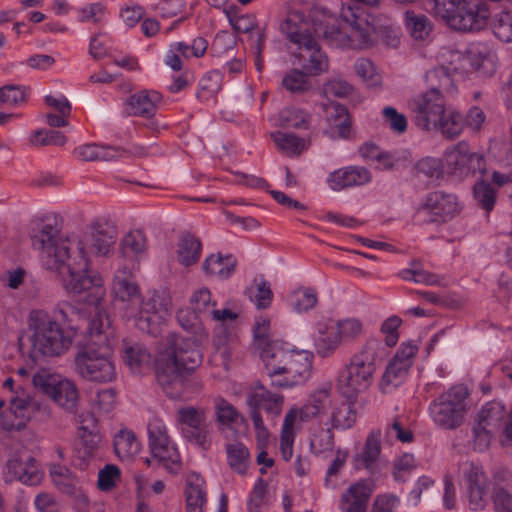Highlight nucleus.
I'll list each match as a JSON object with an SVG mask.
<instances>
[{"label":"nucleus","instance_id":"nucleus-12","mask_svg":"<svg viewBox=\"0 0 512 512\" xmlns=\"http://www.w3.org/2000/svg\"><path fill=\"white\" fill-rule=\"evenodd\" d=\"M284 397L281 394L273 393L262 384L257 383L253 392L247 397V405L255 428L256 437L259 441H267L269 432L264 425L261 410L265 411L267 417L275 420L282 412Z\"/></svg>","mask_w":512,"mask_h":512},{"label":"nucleus","instance_id":"nucleus-21","mask_svg":"<svg viewBox=\"0 0 512 512\" xmlns=\"http://www.w3.org/2000/svg\"><path fill=\"white\" fill-rule=\"evenodd\" d=\"M4 477L6 482L19 481L24 485L35 486L41 483L43 471L33 456L17 453L7 460Z\"/></svg>","mask_w":512,"mask_h":512},{"label":"nucleus","instance_id":"nucleus-57","mask_svg":"<svg viewBox=\"0 0 512 512\" xmlns=\"http://www.w3.org/2000/svg\"><path fill=\"white\" fill-rule=\"evenodd\" d=\"M279 121L283 127L296 129L306 128L309 123L308 115L296 107L282 109L279 113Z\"/></svg>","mask_w":512,"mask_h":512},{"label":"nucleus","instance_id":"nucleus-36","mask_svg":"<svg viewBox=\"0 0 512 512\" xmlns=\"http://www.w3.org/2000/svg\"><path fill=\"white\" fill-rule=\"evenodd\" d=\"M202 253V243L199 238L190 232H184L181 235L177 258L181 265L190 267L196 264Z\"/></svg>","mask_w":512,"mask_h":512},{"label":"nucleus","instance_id":"nucleus-7","mask_svg":"<svg viewBox=\"0 0 512 512\" xmlns=\"http://www.w3.org/2000/svg\"><path fill=\"white\" fill-rule=\"evenodd\" d=\"M429 3L436 16L458 31H478L489 18L483 0H429Z\"/></svg>","mask_w":512,"mask_h":512},{"label":"nucleus","instance_id":"nucleus-44","mask_svg":"<svg viewBox=\"0 0 512 512\" xmlns=\"http://www.w3.org/2000/svg\"><path fill=\"white\" fill-rule=\"evenodd\" d=\"M227 463L236 473L244 475L250 464L248 448L241 442L229 443L225 447Z\"/></svg>","mask_w":512,"mask_h":512},{"label":"nucleus","instance_id":"nucleus-38","mask_svg":"<svg viewBox=\"0 0 512 512\" xmlns=\"http://www.w3.org/2000/svg\"><path fill=\"white\" fill-rule=\"evenodd\" d=\"M236 264L237 260L231 254L226 256H222L221 253L212 254L203 262V270L208 275L227 279L234 272Z\"/></svg>","mask_w":512,"mask_h":512},{"label":"nucleus","instance_id":"nucleus-33","mask_svg":"<svg viewBox=\"0 0 512 512\" xmlns=\"http://www.w3.org/2000/svg\"><path fill=\"white\" fill-rule=\"evenodd\" d=\"M126 151L120 146L99 144H85L77 147L75 155L83 161H115L120 159Z\"/></svg>","mask_w":512,"mask_h":512},{"label":"nucleus","instance_id":"nucleus-52","mask_svg":"<svg viewBox=\"0 0 512 512\" xmlns=\"http://www.w3.org/2000/svg\"><path fill=\"white\" fill-rule=\"evenodd\" d=\"M222 89V74L218 70L206 73L199 81L197 98L208 101Z\"/></svg>","mask_w":512,"mask_h":512},{"label":"nucleus","instance_id":"nucleus-19","mask_svg":"<svg viewBox=\"0 0 512 512\" xmlns=\"http://www.w3.org/2000/svg\"><path fill=\"white\" fill-rule=\"evenodd\" d=\"M32 381L35 387L40 388L59 406L69 412L75 411L79 394L72 381L67 379L56 381L53 376L43 373H36Z\"/></svg>","mask_w":512,"mask_h":512},{"label":"nucleus","instance_id":"nucleus-61","mask_svg":"<svg viewBox=\"0 0 512 512\" xmlns=\"http://www.w3.org/2000/svg\"><path fill=\"white\" fill-rule=\"evenodd\" d=\"M120 478V469L114 464H106L98 473L97 486L101 491H110L116 486Z\"/></svg>","mask_w":512,"mask_h":512},{"label":"nucleus","instance_id":"nucleus-26","mask_svg":"<svg viewBox=\"0 0 512 512\" xmlns=\"http://www.w3.org/2000/svg\"><path fill=\"white\" fill-rule=\"evenodd\" d=\"M374 487L370 481L360 480L352 484L341 496V512H367L368 502Z\"/></svg>","mask_w":512,"mask_h":512},{"label":"nucleus","instance_id":"nucleus-46","mask_svg":"<svg viewBox=\"0 0 512 512\" xmlns=\"http://www.w3.org/2000/svg\"><path fill=\"white\" fill-rule=\"evenodd\" d=\"M443 163L441 159L434 157H424L418 160L412 167V174L419 179H425L428 182L438 180L443 175Z\"/></svg>","mask_w":512,"mask_h":512},{"label":"nucleus","instance_id":"nucleus-58","mask_svg":"<svg viewBox=\"0 0 512 512\" xmlns=\"http://www.w3.org/2000/svg\"><path fill=\"white\" fill-rule=\"evenodd\" d=\"M341 343L353 341L362 333V323L355 318H348L337 322L333 327Z\"/></svg>","mask_w":512,"mask_h":512},{"label":"nucleus","instance_id":"nucleus-32","mask_svg":"<svg viewBox=\"0 0 512 512\" xmlns=\"http://www.w3.org/2000/svg\"><path fill=\"white\" fill-rule=\"evenodd\" d=\"M427 90H433L434 93L440 94L445 100L457 93L454 79L449 68L439 66L426 72Z\"/></svg>","mask_w":512,"mask_h":512},{"label":"nucleus","instance_id":"nucleus-43","mask_svg":"<svg viewBox=\"0 0 512 512\" xmlns=\"http://www.w3.org/2000/svg\"><path fill=\"white\" fill-rule=\"evenodd\" d=\"M410 367L394 359L388 363L382 376L380 389L383 393H390L394 388L400 386L406 379Z\"/></svg>","mask_w":512,"mask_h":512},{"label":"nucleus","instance_id":"nucleus-5","mask_svg":"<svg viewBox=\"0 0 512 512\" xmlns=\"http://www.w3.org/2000/svg\"><path fill=\"white\" fill-rule=\"evenodd\" d=\"M380 342L369 338L361 349L352 355L349 363L338 376V388L347 399H356L358 394L366 391L373 382L376 371V359Z\"/></svg>","mask_w":512,"mask_h":512},{"label":"nucleus","instance_id":"nucleus-59","mask_svg":"<svg viewBox=\"0 0 512 512\" xmlns=\"http://www.w3.org/2000/svg\"><path fill=\"white\" fill-rule=\"evenodd\" d=\"M474 197L484 210L487 212L493 210L496 202V191L489 183L485 181L477 182L474 185Z\"/></svg>","mask_w":512,"mask_h":512},{"label":"nucleus","instance_id":"nucleus-64","mask_svg":"<svg viewBox=\"0 0 512 512\" xmlns=\"http://www.w3.org/2000/svg\"><path fill=\"white\" fill-rule=\"evenodd\" d=\"M27 96V89L24 86L8 84L0 88V105H16L24 102Z\"/></svg>","mask_w":512,"mask_h":512},{"label":"nucleus","instance_id":"nucleus-28","mask_svg":"<svg viewBox=\"0 0 512 512\" xmlns=\"http://www.w3.org/2000/svg\"><path fill=\"white\" fill-rule=\"evenodd\" d=\"M380 454L381 431L376 429L369 432L362 450L354 456L353 462L355 469H366L371 474L377 473Z\"/></svg>","mask_w":512,"mask_h":512},{"label":"nucleus","instance_id":"nucleus-8","mask_svg":"<svg viewBox=\"0 0 512 512\" xmlns=\"http://www.w3.org/2000/svg\"><path fill=\"white\" fill-rule=\"evenodd\" d=\"M281 31L297 46L293 55L307 74L319 75L328 69L327 56L321 51L307 23H297L287 18L281 24Z\"/></svg>","mask_w":512,"mask_h":512},{"label":"nucleus","instance_id":"nucleus-30","mask_svg":"<svg viewBox=\"0 0 512 512\" xmlns=\"http://www.w3.org/2000/svg\"><path fill=\"white\" fill-rule=\"evenodd\" d=\"M162 101V95L156 90H141L132 94L127 105L129 114L133 116L152 118L158 108V104Z\"/></svg>","mask_w":512,"mask_h":512},{"label":"nucleus","instance_id":"nucleus-3","mask_svg":"<svg viewBox=\"0 0 512 512\" xmlns=\"http://www.w3.org/2000/svg\"><path fill=\"white\" fill-rule=\"evenodd\" d=\"M81 320V311L69 302L59 303L49 315L43 310L29 314V329L32 349L30 358L37 361L39 356H59L65 353L76 337Z\"/></svg>","mask_w":512,"mask_h":512},{"label":"nucleus","instance_id":"nucleus-24","mask_svg":"<svg viewBox=\"0 0 512 512\" xmlns=\"http://www.w3.org/2000/svg\"><path fill=\"white\" fill-rule=\"evenodd\" d=\"M116 305L124 310V316H134L140 304V290L136 282L125 272H117L113 280Z\"/></svg>","mask_w":512,"mask_h":512},{"label":"nucleus","instance_id":"nucleus-50","mask_svg":"<svg viewBox=\"0 0 512 512\" xmlns=\"http://www.w3.org/2000/svg\"><path fill=\"white\" fill-rule=\"evenodd\" d=\"M271 138L277 148L289 156L299 155L305 148V140L292 133L275 131Z\"/></svg>","mask_w":512,"mask_h":512},{"label":"nucleus","instance_id":"nucleus-13","mask_svg":"<svg viewBox=\"0 0 512 512\" xmlns=\"http://www.w3.org/2000/svg\"><path fill=\"white\" fill-rule=\"evenodd\" d=\"M148 445L153 459L161 463L170 474H178L182 468L181 456L168 435L165 423L153 418L148 423Z\"/></svg>","mask_w":512,"mask_h":512},{"label":"nucleus","instance_id":"nucleus-42","mask_svg":"<svg viewBox=\"0 0 512 512\" xmlns=\"http://www.w3.org/2000/svg\"><path fill=\"white\" fill-rule=\"evenodd\" d=\"M506 416L505 406L501 402L490 401L479 411L477 422L497 432L502 427Z\"/></svg>","mask_w":512,"mask_h":512},{"label":"nucleus","instance_id":"nucleus-51","mask_svg":"<svg viewBox=\"0 0 512 512\" xmlns=\"http://www.w3.org/2000/svg\"><path fill=\"white\" fill-rule=\"evenodd\" d=\"M304 70L291 69L282 79V86L293 94H303L312 88V84Z\"/></svg>","mask_w":512,"mask_h":512},{"label":"nucleus","instance_id":"nucleus-62","mask_svg":"<svg viewBox=\"0 0 512 512\" xmlns=\"http://www.w3.org/2000/svg\"><path fill=\"white\" fill-rule=\"evenodd\" d=\"M400 276L405 281H413L431 286L439 284V277L436 274L422 268L404 269L400 272Z\"/></svg>","mask_w":512,"mask_h":512},{"label":"nucleus","instance_id":"nucleus-22","mask_svg":"<svg viewBox=\"0 0 512 512\" xmlns=\"http://www.w3.org/2000/svg\"><path fill=\"white\" fill-rule=\"evenodd\" d=\"M167 314L166 306L160 301L157 294H153L147 299L140 297V304L134 316H127L135 320L136 327L147 334L156 335L159 332V326L164 321Z\"/></svg>","mask_w":512,"mask_h":512},{"label":"nucleus","instance_id":"nucleus-49","mask_svg":"<svg viewBox=\"0 0 512 512\" xmlns=\"http://www.w3.org/2000/svg\"><path fill=\"white\" fill-rule=\"evenodd\" d=\"M341 341L333 327L319 330L315 339V350L318 356L322 358L332 356L340 346Z\"/></svg>","mask_w":512,"mask_h":512},{"label":"nucleus","instance_id":"nucleus-40","mask_svg":"<svg viewBox=\"0 0 512 512\" xmlns=\"http://www.w3.org/2000/svg\"><path fill=\"white\" fill-rule=\"evenodd\" d=\"M123 360L133 372H141L151 364V354L140 343L129 344L124 342Z\"/></svg>","mask_w":512,"mask_h":512},{"label":"nucleus","instance_id":"nucleus-10","mask_svg":"<svg viewBox=\"0 0 512 512\" xmlns=\"http://www.w3.org/2000/svg\"><path fill=\"white\" fill-rule=\"evenodd\" d=\"M74 369L81 378L90 382L110 383L116 379L109 345L84 346L74 357Z\"/></svg>","mask_w":512,"mask_h":512},{"label":"nucleus","instance_id":"nucleus-54","mask_svg":"<svg viewBox=\"0 0 512 512\" xmlns=\"http://www.w3.org/2000/svg\"><path fill=\"white\" fill-rule=\"evenodd\" d=\"M250 300L255 304L258 309L268 308L273 299V292L271 290L270 283L263 278L255 280L248 290Z\"/></svg>","mask_w":512,"mask_h":512},{"label":"nucleus","instance_id":"nucleus-25","mask_svg":"<svg viewBox=\"0 0 512 512\" xmlns=\"http://www.w3.org/2000/svg\"><path fill=\"white\" fill-rule=\"evenodd\" d=\"M372 181L371 172L362 166L350 165L331 172L327 177L329 187L334 191L363 186Z\"/></svg>","mask_w":512,"mask_h":512},{"label":"nucleus","instance_id":"nucleus-45","mask_svg":"<svg viewBox=\"0 0 512 512\" xmlns=\"http://www.w3.org/2000/svg\"><path fill=\"white\" fill-rule=\"evenodd\" d=\"M215 420L218 424L232 427L243 420L238 409L225 398L218 396L213 400Z\"/></svg>","mask_w":512,"mask_h":512},{"label":"nucleus","instance_id":"nucleus-31","mask_svg":"<svg viewBox=\"0 0 512 512\" xmlns=\"http://www.w3.org/2000/svg\"><path fill=\"white\" fill-rule=\"evenodd\" d=\"M330 388H320L314 391L301 408H291L288 412H295V421L308 422L316 416L323 414L331 405Z\"/></svg>","mask_w":512,"mask_h":512},{"label":"nucleus","instance_id":"nucleus-14","mask_svg":"<svg viewBox=\"0 0 512 512\" xmlns=\"http://www.w3.org/2000/svg\"><path fill=\"white\" fill-rule=\"evenodd\" d=\"M462 208V203L456 194L435 190L422 198L418 213L427 217L425 220L427 224L443 225L457 217Z\"/></svg>","mask_w":512,"mask_h":512},{"label":"nucleus","instance_id":"nucleus-37","mask_svg":"<svg viewBox=\"0 0 512 512\" xmlns=\"http://www.w3.org/2000/svg\"><path fill=\"white\" fill-rule=\"evenodd\" d=\"M113 447L116 456L124 461L129 460L139 453L141 444L135 433L129 429H121L115 434Z\"/></svg>","mask_w":512,"mask_h":512},{"label":"nucleus","instance_id":"nucleus-20","mask_svg":"<svg viewBox=\"0 0 512 512\" xmlns=\"http://www.w3.org/2000/svg\"><path fill=\"white\" fill-rule=\"evenodd\" d=\"M9 407L0 411V426L6 431L24 429L34 413V403L25 390L11 396Z\"/></svg>","mask_w":512,"mask_h":512},{"label":"nucleus","instance_id":"nucleus-6","mask_svg":"<svg viewBox=\"0 0 512 512\" xmlns=\"http://www.w3.org/2000/svg\"><path fill=\"white\" fill-rule=\"evenodd\" d=\"M340 17L344 22L341 27H326L324 37L332 45L351 48L366 49L373 45L372 34L375 27L369 22L368 14L358 4H343Z\"/></svg>","mask_w":512,"mask_h":512},{"label":"nucleus","instance_id":"nucleus-4","mask_svg":"<svg viewBox=\"0 0 512 512\" xmlns=\"http://www.w3.org/2000/svg\"><path fill=\"white\" fill-rule=\"evenodd\" d=\"M313 358L312 352L293 349L287 342H275L262 353V362L272 386L284 389L308 381L312 375Z\"/></svg>","mask_w":512,"mask_h":512},{"label":"nucleus","instance_id":"nucleus-39","mask_svg":"<svg viewBox=\"0 0 512 512\" xmlns=\"http://www.w3.org/2000/svg\"><path fill=\"white\" fill-rule=\"evenodd\" d=\"M352 400L340 401L332 406L330 421L333 429L346 430L356 422L357 411Z\"/></svg>","mask_w":512,"mask_h":512},{"label":"nucleus","instance_id":"nucleus-60","mask_svg":"<svg viewBox=\"0 0 512 512\" xmlns=\"http://www.w3.org/2000/svg\"><path fill=\"white\" fill-rule=\"evenodd\" d=\"M406 26L410 30L411 35L415 39H424L428 34L429 20L426 16L416 15L413 11H406Z\"/></svg>","mask_w":512,"mask_h":512},{"label":"nucleus","instance_id":"nucleus-1","mask_svg":"<svg viewBox=\"0 0 512 512\" xmlns=\"http://www.w3.org/2000/svg\"><path fill=\"white\" fill-rule=\"evenodd\" d=\"M116 240L115 225L104 219L94 221L89 232L82 236H68L67 246L61 247L60 251L65 255L70 253L67 262L69 268L64 278V286L69 293L79 295L83 291H90L87 301L93 304H98L104 298L103 279L90 270L89 255L108 256Z\"/></svg>","mask_w":512,"mask_h":512},{"label":"nucleus","instance_id":"nucleus-48","mask_svg":"<svg viewBox=\"0 0 512 512\" xmlns=\"http://www.w3.org/2000/svg\"><path fill=\"white\" fill-rule=\"evenodd\" d=\"M468 57L472 67L483 74L494 72V64L489 49L482 44H475L468 50Z\"/></svg>","mask_w":512,"mask_h":512},{"label":"nucleus","instance_id":"nucleus-34","mask_svg":"<svg viewBox=\"0 0 512 512\" xmlns=\"http://www.w3.org/2000/svg\"><path fill=\"white\" fill-rule=\"evenodd\" d=\"M204 484L205 481L199 474L188 475L185 488L187 512H203V507L207 502Z\"/></svg>","mask_w":512,"mask_h":512},{"label":"nucleus","instance_id":"nucleus-23","mask_svg":"<svg viewBox=\"0 0 512 512\" xmlns=\"http://www.w3.org/2000/svg\"><path fill=\"white\" fill-rule=\"evenodd\" d=\"M189 303L191 311L203 321L226 323L238 318V314L228 308L216 309L217 301L212 298L211 291L206 287L195 290L190 296Z\"/></svg>","mask_w":512,"mask_h":512},{"label":"nucleus","instance_id":"nucleus-53","mask_svg":"<svg viewBox=\"0 0 512 512\" xmlns=\"http://www.w3.org/2000/svg\"><path fill=\"white\" fill-rule=\"evenodd\" d=\"M253 336L257 349L260 351V358L262 359V353L268 346H271L275 342H284L280 339L270 338V320L263 316L256 318L253 326Z\"/></svg>","mask_w":512,"mask_h":512},{"label":"nucleus","instance_id":"nucleus-47","mask_svg":"<svg viewBox=\"0 0 512 512\" xmlns=\"http://www.w3.org/2000/svg\"><path fill=\"white\" fill-rule=\"evenodd\" d=\"M294 424L295 412H287L284 417L280 434V453L284 461H290L293 455V444L295 439Z\"/></svg>","mask_w":512,"mask_h":512},{"label":"nucleus","instance_id":"nucleus-35","mask_svg":"<svg viewBox=\"0 0 512 512\" xmlns=\"http://www.w3.org/2000/svg\"><path fill=\"white\" fill-rule=\"evenodd\" d=\"M84 292L85 291H83L82 293H84ZM86 292H87V295L84 298V301L88 305L94 306L96 313H95V316L89 321L85 320L83 318V315L81 314L80 323L87 322V332L92 339L91 345H93V346L97 345V347L100 345H108V335H107L106 329L109 327V320H108V317H106V319L104 320V318L100 312L101 302H102L103 298L99 301L98 304L89 303L87 301V299L89 297L90 291H86Z\"/></svg>","mask_w":512,"mask_h":512},{"label":"nucleus","instance_id":"nucleus-29","mask_svg":"<svg viewBox=\"0 0 512 512\" xmlns=\"http://www.w3.org/2000/svg\"><path fill=\"white\" fill-rule=\"evenodd\" d=\"M328 129L325 133L333 139H349L352 131V119L347 108L339 103L331 104L327 109Z\"/></svg>","mask_w":512,"mask_h":512},{"label":"nucleus","instance_id":"nucleus-18","mask_svg":"<svg viewBox=\"0 0 512 512\" xmlns=\"http://www.w3.org/2000/svg\"><path fill=\"white\" fill-rule=\"evenodd\" d=\"M446 100L433 90H426L413 97L408 107L413 114L414 122L422 130L429 131L445 110Z\"/></svg>","mask_w":512,"mask_h":512},{"label":"nucleus","instance_id":"nucleus-55","mask_svg":"<svg viewBox=\"0 0 512 512\" xmlns=\"http://www.w3.org/2000/svg\"><path fill=\"white\" fill-rule=\"evenodd\" d=\"M491 28L494 35L502 42H512V12L501 11L493 15Z\"/></svg>","mask_w":512,"mask_h":512},{"label":"nucleus","instance_id":"nucleus-27","mask_svg":"<svg viewBox=\"0 0 512 512\" xmlns=\"http://www.w3.org/2000/svg\"><path fill=\"white\" fill-rule=\"evenodd\" d=\"M78 436L80 440L78 455L87 464L97 456L101 443V435L97 430L96 419L92 415L87 414V419H81Z\"/></svg>","mask_w":512,"mask_h":512},{"label":"nucleus","instance_id":"nucleus-11","mask_svg":"<svg viewBox=\"0 0 512 512\" xmlns=\"http://www.w3.org/2000/svg\"><path fill=\"white\" fill-rule=\"evenodd\" d=\"M468 390L463 385H454L429 404L428 411L434 424L445 430L460 427L466 413Z\"/></svg>","mask_w":512,"mask_h":512},{"label":"nucleus","instance_id":"nucleus-9","mask_svg":"<svg viewBox=\"0 0 512 512\" xmlns=\"http://www.w3.org/2000/svg\"><path fill=\"white\" fill-rule=\"evenodd\" d=\"M60 227L56 216H46L39 224L37 232L31 236L32 246L40 251V260L47 270L66 277L69 255L63 254L61 247L67 246L68 237L58 240Z\"/></svg>","mask_w":512,"mask_h":512},{"label":"nucleus","instance_id":"nucleus-15","mask_svg":"<svg viewBox=\"0 0 512 512\" xmlns=\"http://www.w3.org/2000/svg\"><path fill=\"white\" fill-rule=\"evenodd\" d=\"M445 166L453 177L464 180L477 173L482 175L486 171V161L483 155L470 151L469 144L460 141L444 154Z\"/></svg>","mask_w":512,"mask_h":512},{"label":"nucleus","instance_id":"nucleus-63","mask_svg":"<svg viewBox=\"0 0 512 512\" xmlns=\"http://www.w3.org/2000/svg\"><path fill=\"white\" fill-rule=\"evenodd\" d=\"M235 37L227 31H219L211 44L210 51L213 56L220 57L234 49Z\"/></svg>","mask_w":512,"mask_h":512},{"label":"nucleus","instance_id":"nucleus-17","mask_svg":"<svg viewBox=\"0 0 512 512\" xmlns=\"http://www.w3.org/2000/svg\"><path fill=\"white\" fill-rule=\"evenodd\" d=\"M178 420L182 424V433L187 441L207 451L211 447V423L204 409L194 407L181 408Z\"/></svg>","mask_w":512,"mask_h":512},{"label":"nucleus","instance_id":"nucleus-2","mask_svg":"<svg viewBox=\"0 0 512 512\" xmlns=\"http://www.w3.org/2000/svg\"><path fill=\"white\" fill-rule=\"evenodd\" d=\"M203 356L196 340L170 333L166 346L155 361V376L163 392L171 399L185 397L195 384L191 374L201 365Z\"/></svg>","mask_w":512,"mask_h":512},{"label":"nucleus","instance_id":"nucleus-16","mask_svg":"<svg viewBox=\"0 0 512 512\" xmlns=\"http://www.w3.org/2000/svg\"><path fill=\"white\" fill-rule=\"evenodd\" d=\"M460 485L469 510L478 512L487 507L488 479L481 466L473 462L465 463L462 467Z\"/></svg>","mask_w":512,"mask_h":512},{"label":"nucleus","instance_id":"nucleus-41","mask_svg":"<svg viewBox=\"0 0 512 512\" xmlns=\"http://www.w3.org/2000/svg\"><path fill=\"white\" fill-rule=\"evenodd\" d=\"M439 118L432 129H438L445 138L452 140L462 133L464 118L458 111L445 109Z\"/></svg>","mask_w":512,"mask_h":512},{"label":"nucleus","instance_id":"nucleus-56","mask_svg":"<svg viewBox=\"0 0 512 512\" xmlns=\"http://www.w3.org/2000/svg\"><path fill=\"white\" fill-rule=\"evenodd\" d=\"M146 249V237L142 230L130 231L121 241V251L124 256L138 255Z\"/></svg>","mask_w":512,"mask_h":512}]
</instances>
